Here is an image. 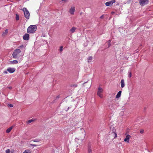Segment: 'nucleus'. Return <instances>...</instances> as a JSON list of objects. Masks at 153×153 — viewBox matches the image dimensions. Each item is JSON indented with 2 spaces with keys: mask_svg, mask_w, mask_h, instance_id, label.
I'll list each match as a JSON object with an SVG mask.
<instances>
[{
  "mask_svg": "<svg viewBox=\"0 0 153 153\" xmlns=\"http://www.w3.org/2000/svg\"><path fill=\"white\" fill-rule=\"evenodd\" d=\"M82 132L81 133H80L78 138H76L75 139V141L77 142V143L80 144L82 142V141L84 140L85 137L86 135V133L84 129L81 130Z\"/></svg>",
  "mask_w": 153,
  "mask_h": 153,
  "instance_id": "obj_1",
  "label": "nucleus"
},
{
  "mask_svg": "<svg viewBox=\"0 0 153 153\" xmlns=\"http://www.w3.org/2000/svg\"><path fill=\"white\" fill-rule=\"evenodd\" d=\"M37 29V27L36 25H30L27 29V32L28 33H34Z\"/></svg>",
  "mask_w": 153,
  "mask_h": 153,
  "instance_id": "obj_2",
  "label": "nucleus"
},
{
  "mask_svg": "<svg viewBox=\"0 0 153 153\" xmlns=\"http://www.w3.org/2000/svg\"><path fill=\"white\" fill-rule=\"evenodd\" d=\"M21 51L19 49H15L12 54L13 57L14 59H17L18 58L19 54L21 53Z\"/></svg>",
  "mask_w": 153,
  "mask_h": 153,
  "instance_id": "obj_3",
  "label": "nucleus"
},
{
  "mask_svg": "<svg viewBox=\"0 0 153 153\" xmlns=\"http://www.w3.org/2000/svg\"><path fill=\"white\" fill-rule=\"evenodd\" d=\"M22 10L24 11L25 16L27 19L29 18L30 13L27 9L25 7L23 8Z\"/></svg>",
  "mask_w": 153,
  "mask_h": 153,
  "instance_id": "obj_4",
  "label": "nucleus"
},
{
  "mask_svg": "<svg viewBox=\"0 0 153 153\" xmlns=\"http://www.w3.org/2000/svg\"><path fill=\"white\" fill-rule=\"evenodd\" d=\"M103 91V89L100 87H99L98 88V91L97 92V95L100 97L101 98L103 97V95L102 94Z\"/></svg>",
  "mask_w": 153,
  "mask_h": 153,
  "instance_id": "obj_5",
  "label": "nucleus"
},
{
  "mask_svg": "<svg viewBox=\"0 0 153 153\" xmlns=\"http://www.w3.org/2000/svg\"><path fill=\"white\" fill-rule=\"evenodd\" d=\"M140 4L141 6H144L147 4L149 2L148 0H139Z\"/></svg>",
  "mask_w": 153,
  "mask_h": 153,
  "instance_id": "obj_6",
  "label": "nucleus"
},
{
  "mask_svg": "<svg viewBox=\"0 0 153 153\" xmlns=\"http://www.w3.org/2000/svg\"><path fill=\"white\" fill-rule=\"evenodd\" d=\"M116 1L114 0H112L109 1V2H107L105 3V5L106 6H110L111 5L114 3Z\"/></svg>",
  "mask_w": 153,
  "mask_h": 153,
  "instance_id": "obj_7",
  "label": "nucleus"
},
{
  "mask_svg": "<svg viewBox=\"0 0 153 153\" xmlns=\"http://www.w3.org/2000/svg\"><path fill=\"white\" fill-rule=\"evenodd\" d=\"M16 69L15 68H8L7 71L10 73H13L15 71Z\"/></svg>",
  "mask_w": 153,
  "mask_h": 153,
  "instance_id": "obj_8",
  "label": "nucleus"
},
{
  "mask_svg": "<svg viewBox=\"0 0 153 153\" xmlns=\"http://www.w3.org/2000/svg\"><path fill=\"white\" fill-rule=\"evenodd\" d=\"M130 137L131 136L129 134H127L126 136V137L124 139V141L127 143H129V139Z\"/></svg>",
  "mask_w": 153,
  "mask_h": 153,
  "instance_id": "obj_9",
  "label": "nucleus"
},
{
  "mask_svg": "<svg viewBox=\"0 0 153 153\" xmlns=\"http://www.w3.org/2000/svg\"><path fill=\"white\" fill-rule=\"evenodd\" d=\"M29 35L28 33H25L23 36V39L25 40H28L29 38Z\"/></svg>",
  "mask_w": 153,
  "mask_h": 153,
  "instance_id": "obj_10",
  "label": "nucleus"
},
{
  "mask_svg": "<svg viewBox=\"0 0 153 153\" xmlns=\"http://www.w3.org/2000/svg\"><path fill=\"white\" fill-rule=\"evenodd\" d=\"M75 8L74 7H71L69 10V12L71 14H74Z\"/></svg>",
  "mask_w": 153,
  "mask_h": 153,
  "instance_id": "obj_11",
  "label": "nucleus"
},
{
  "mask_svg": "<svg viewBox=\"0 0 153 153\" xmlns=\"http://www.w3.org/2000/svg\"><path fill=\"white\" fill-rule=\"evenodd\" d=\"M121 87L123 88L125 86L124 80L123 79H122L120 82Z\"/></svg>",
  "mask_w": 153,
  "mask_h": 153,
  "instance_id": "obj_12",
  "label": "nucleus"
},
{
  "mask_svg": "<svg viewBox=\"0 0 153 153\" xmlns=\"http://www.w3.org/2000/svg\"><path fill=\"white\" fill-rule=\"evenodd\" d=\"M121 92V91H119L116 96V98H118L120 97Z\"/></svg>",
  "mask_w": 153,
  "mask_h": 153,
  "instance_id": "obj_13",
  "label": "nucleus"
},
{
  "mask_svg": "<svg viewBox=\"0 0 153 153\" xmlns=\"http://www.w3.org/2000/svg\"><path fill=\"white\" fill-rule=\"evenodd\" d=\"M13 128V127L12 126H11L10 128H7L6 131V132L7 133H9L12 129Z\"/></svg>",
  "mask_w": 153,
  "mask_h": 153,
  "instance_id": "obj_14",
  "label": "nucleus"
},
{
  "mask_svg": "<svg viewBox=\"0 0 153 153\" xmlns=\"http://www.w3.org/2000/svg\"><path fill=\"white\" fill-rule=\"evenodd\" d=\"M76 27H73L70 30V31L72 33H73L75 31V30H76Z\"/></svg>",
  "mask_w": 153,
  "mask_h": 153,
  "instance_id": "obj_15",
  "label": "nucleus"
},
{
  "mask_svg": "<svg viewBox=\"0 0 153 153\" xmlns=\"http://www.w3.org/2000/svg\"><path fill=\"white\" fill-rule=\"evenodd\" d=\"M8 30L7 29H6V30L5 31V32H4L2 33V36H3L6 35L8 33Z\"/></svg>",
  "mask_w": 153,
  "mask_h": 153,
  "instance_id": "obj_16",
  "label": "nucleus"
},
{
  "mask_svg": "<svg viewBox=\"0 0 153 153\" xmlns=\"http://www.w3.org/2000/svg\"><path fill=\"white\" fill-rule=\"evenodd\" d=\"M88 63H90L91 62L92 60V57L91 56H89L88 58Z\"/></svg>",
  "mask_w": 153,
  "mask_h": 153,
  "instance_id": "obj_17",
  "label": "nucleus"
},
{
  "mask_svg": "<svg viewBox=\"0 0 153 153\" xmlns=\"http://www.w3.org/2000/svg\"><path fill=\"white\" fill-rule=\"evenodd\" d=\"M22 153H31V151L30 149L25 150Z\"/></svg>",
  "mask_w": 153,
  "mask_h": 153,
  "instance_id": "obj_18",
  "label": "nucleus"
},
{
  "mask_svg": "<svg viewBox=\"0 0 153 153\" xmlns=\"http://www.w3.org/2000/svg\"><path fill=\"white\" fill-rule=\"evenodd\" d=\"M18 62L16 60H14L13 61H11L10 62V63L11 64H16Z\"/></svg>",
  "mask_w": 153,
  "mask_h": 153,
  "instance_id": "obj_19",
  "label": "nucleus"
},
{
  "mask_svg": "<svg viewBox=\"0 0 153 153\" xmlns=\"http://www.w3.org/2000/svg\"><path fill=\"white\" fill-rule=\"evenodd\" d=\"M34 120L33 119H30V120H28L27 122V123H28V124H29V123H31L32 122H33L34 121Z\"/></svg>",
  "mask_w": 153,
  "mask_h": 153,
  "instance_id": "obj_20",
  "label": "nucleus"
},
{
  "mask_svg": "<svg viewBox=\"0 0 153 153\" xmlns=\"http://www.w3.org/2000/svg\"><path fill=\"white\" fill-rule=\"evenodd\" d=\"M16 19H19V15L18 14H16Z\"/></svg>",
  "mask_w": 153,
  "mask_h": 153,
  "instance_id": "obj_21",
  "label": "nucleus"
},
{
  "mask_svg": "<svg viewBox=\"0 0 153 153\" xmlns=\"http://www.w3.org/2000/svg\"><path fill=\"white\" fill-rule=\"evenodd\" d=\"M88 152L89 153H91L92 152V150L91 148H89L88 149Z\"/></svg>",
  "mask_w": 153,
  "mask_h": 153,
  "instance_id": "obj_22",
  "label": "nucleus"
},
{
  "mask_svg": "<svg viewBox=\"0 0 153 153\" xmlns=\"http://www.w3.org/2000/svg\"><path fill=\"white\" fill-rule=\"evenodd\" d=\"M6 153H10V150L9 149H7L5 151Z\"/></svg>",
  "mask_w": 153,
  "mask_h": 153,
  "instance_id": "obj_23",
  "label": "nucleus"
},
{
  "mask_svg": "<svg viewBox=\"0 0 153 153\" xmlns=\"http://www.w3.org/2000/svg\"><path fill=\"white\" fill-rule=\"evenodd\" d=\"M62 48H63V46H61L60 47V49H59V51L60 52H62Z\"/></svg>",
  "mask_w": 153,
  "mask_h": 153,
  "instance_id": "obj_24",
  "label": "nucleus"
},
{
  "mask_svg": "<svg viewBox=\"0 0 153 153\" xmlns=\"http://www.w3.org/2000/svg\"><path fill=\"white\" fill-rule=\"evenodd\" d=\"M18 47L19 48L22 49V48H23L24 47V46L23 45H22L19 46Z\"/></svg>",
  "mask_w": 153,
  "mask_h": 153,
  "instance_id": "obj_25",
  "label": "nucleus"
},
{
  "mask_svg": "<svg viewBox=\"0 0 153 153\" xmlns=\"http://www.w3.org/2000/svg\"><path fill=\"white\" fill-rule=\"evenodd\" d=\"M131 72H129V75H128V76L130 78V77H131Z\"/></svg>",
  "mask_w": 153,
  "mask_h": 153,
  "instance_id": "obj_26",
  "label": "nucleus"
},
{
  "mask_svg": "<svg viewBox=\"0 0 153 153\" xmlns=\"http://www.w3.org/2000/svg\"><path fill=\"white\" fill-rule=\"evenodd\" d=\"M140 133L141 134H143V133L144 131L143 129H141V130H140Z\"/></svg>",
  "mask_w": 153,
  "mask_h": 153,
  "instance_id": "obj_27",
  "label": "nucleus"
},
{
  "mask_svg": "<svg viewBox=\"0 0 153 153\" xmlns=\"http://www.w3.org/2000/svg\"><path fill=\"white\" fill-rule=\"evenodd\" d=\"M33 141L34 142H38L39 141L38 140H37V139H35V140H34Z\"/></svg>",
  "mask_w": 153,
  "mask_h": 153,
  "instance_id": "obj_28",
  "label": "nucleus"
},
{
  "mask_svg": "<svg viewBox=\"0 0 153 153\" xmlns=\"http://www.w3.org/2000/svg\"><path fill=\"white\" fill-rule=\"evenodd\" d=\"M8 106L10 107H13V105L12 104H9Z\"/></svg>",
  "mask_w": 153,
  "mask_h": 153,
  "instance_id": "obj_29",
  "label": "nucleus"
},
{
  "mask_svg": "<svg viewBox=\"0 0 153 153\" xmlns=\"http://www.w3.org/2000/svg\"><path fill=\"white\" fill-rule=\"evenodd\" d=\"M30 146H37V145H35V144H30Z\"/></svg>",
  "mask_w": 153,
  "mask_h": 153,
  "instance_id": "obj_30",
  "label": "nucleus"
},
{
  "mask_svg": "<svg viewBox=\"0 0 153 153\" xmlns=\"http://www.w3.org/2000/svg\"><path fill=\"white\" fill-rule=\"evenodd\" d=\"M114 134L115 135V137L114 138H115L117 137V134L115 133H114Z\"/></svg>",
  "mask_w": 153,
  "mask_h": 153,
  "instance_id": "obj_31",
  "label": "nucleus"
},
{
  "mask_svg": "<svg viewBox=\"0 0 153 153\" xmlns=\"http://www.w3.org/2000/svg\"><path fill=\"white\" fill-rule=\"evenodd\" d=\"M100 19H103V18H104V15H102V16H101L100 17Z\"/></svg>",
  "mask_w": 153,
  "mask_h": 153,
  "instance_id": "obj_32",
  "label": "nucleus"
},
{
  "mask_svg": "<svg viewBox=\"0 0 153 153\" xmlns=\"http://www.w3.org/2000/svg\"><path fill=\"white\" fill-rule=\"evenodd\" d=\"M3 73H4V74H7V71H4L3 72Z\"/></svg>",
  "mask_w": 153,
  "mask_h": 153,
  "instance_id": "obj_33",
  "label": "nucleus"
},
{
  "mask_svg": "<svg viewBox=\"0 0 153 153\" xmlns=\"http://www.w3.org/2000/svg\"><path fill=\"white\" fill-rule=\"evenodd\" d=\"M63 2H66L67 0H61Z\"/></svg>",
  "mask_w": 153,
  "mask_h": 153,
  "instance_id": "obj_34",
  "label": "nucleus"
},
{
  "mask_svg": "<svg viewBox=\"0 0 153 153\" xmlns=\"http://www.w3.org/2000/svg\"><path fill=\"white\" fill-rule=\"evenodd\" d=\"M8 88H9V89H12V87H11V86H10V87H8Z\"/></svg>",
  "mask_w": 153,
  "mask_h": 153,
  "instance_id": "obj_35",
  "label": "nucleus"
},
{
  "mask_svg": "<svg viewBox=\"0 0 153 153\" xmlns=\"http://www.w3.org/2000/svg\"><path fill=\"white\" fill-rule=\"evenodd\" d=\"M108 42L109 43H110V42H111V41L110 40H109L108 41Z\"/></svg>",
  "mask_w": 153,
  "mask_h": 153,
  "instance_id": "obj_36",
  "label": "nucleus"
},
{
  "mask_svg": "<svg viewBox=\"0 0 153 153\" xmlns=\"http://www.w3.org/2000/svg\"><path fill=\"white\" fill-rule=\"evenodd\" d=\"M110 46V44H109V45H108V47H109Z\"/></svg>",
  "mask_w": 153,
  "mask_h": 153,
  "instance_id": "obj_37",
  "label": "nucleus"
},
{
  "mask_svg": "<svg viewBox=\"0 0 153 153\" xmlns=\"http://www.w3.org/2000/svg\"><path fill=\"white\" fill-rule=\"evenodd\" d=\"M112 106H114V104H112Z\"/></svg>",
  "mask_w": 153,
  "mask_h": 153,
  "instance_id": "obj_38",
  "label": "nucleus"
}]
</instances>
